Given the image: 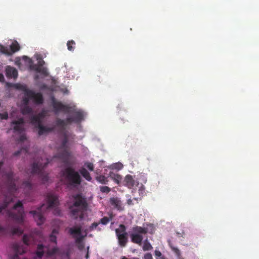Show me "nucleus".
Listing matches in <instances>:
<instances>
[{
	"mask_svg": "<svg viewBox=\"0 0 259 259\" xmlns=\"http://www.w3.org/2000/svg\"><path fill=\"white\" fill-rule=\"evenodd\" d=\"M47 205L45 204H42L37 210H31L29 212L32 214L38 225L42 224L45 220V218L42 213V209L46 208L47 209L54 208L53 213L55 215H60L61 214V210L57 207L59 204L58 197L53 194H49L47 196Z\"/></svg>",
	"mask_w": 259,
	"mask_h": 259,
	"instance_id": "nucleus-1",
	"label": "nucleus"
},
{
	"mask_svg": "<svg viewBox=\"0 0 259 259\" xmlns=\"http://www.w3.org/2000/svg\"><path fill=\"white\" fill-rule=\"evenodd\" d=\"M12 200H8L7 198H5L2 202H0V214L3 211H5L6 216L9 218L15 221L16 222L21 224L24 222V211L23 204L21 201H18L13 207V210H17V213L14 212L12 210L6 209L8 205Z\"/></svg>",
	"mask_w": 259,
	"mask_h": 259,
	"instance_id": "nucleus-2",
	"label": "nucleus"
},
{
	"mask_svg": "<svg viewBox=\"0 0 259 259\" xmlns=\"http://www.w3.org/2000/svg\"><path fill=\"white\" fill-rule=\"evenodd\" d=\"M88 203L85 198L80 194H77L73 196L72 205L70 207L71 214L75 220L78 218L82 219L84 213L88 208Z\"/></svg>",
	"mask_w": 259,
	"mask_h": 259,
	"instance_id": "nucleus-3",
	"label": "nucleus"
},
{
	"mask_svg": "<svg viewBox=\"0 0 259 259\" xmlns=\"http://www.w3.org/2000/svg\"><path fill=\"white\" fill-rule=\"evenodd\" d=\"M61 175L68 186L75 188L81 183V178L79 174L71 167H67L62 170Z\"/></svg>",
	"mask_w": 259,
	"mask_h": 259,
	"instance_id": "nucleus-4",
	"label": "nucleus"
},
{
	"mask_svg": "<svg viewBox=\"0 0 259 259\" xmlns=\"http://www.w3.org/2000/svg\"><path fill=\"white\" fill-rule=\"evenodd\" d=\"M50 162L49 159H45L44 163L40 161V160H35L33 162L31 165V168L28 169L27 171V174L31 175L37 174L41 179L44 183H46L49 180V176L48 174H44L43 169L47 166Z\"/></svg>",
	"mask_w": 259,
	"mask_h": 259,
	"instance_id": "nucleus-5",
	"label": "nucleus"
},
{
	"mask_svg": "<svg viewBox=\"0 0 259 259\" xmlns=\"http://www.w3.org/2000/svg\"><path fill=\"white\" fill-rule=\"evenodd\" d=\"M73 114L72 116L68 117L65 120L58 118L56 120V125L64 128L67 124L71 123L73 122L75 123H79L83 120V113L80 110H72L71 112Z\"/></svg>",
	"mask_w": 259,
	"mask_h": 259,
	"instance_id": "nucleus-6",
	"label": "nucleus"
},
{
	"mask_svg": "<svg viewBox=\"0 0 259 259\" xmlns=\"http://www.w3.org/2000/svg\"><path fill=\"white\" fill-rule=\"evenodd\" d=\"M148 233V229L136 226L132 229V232L130 234L131 241L134 243L141 245L143 239V234H146Z\"/></svg>",
	"mask_w": 259,
	"mask_h": 259,
	"instance_id": "nucleus-7",
	"label": "nucleus"
},
{
	"mask_svg": "<svg viewBox=\"0 0 259 259\" xmlns=\"http://www.w3.org/2000/svg\"><path fill=\"white\" fill-rule=\"evenodd\" d=\"M3 177L6 180L9 189L12 192L16 191L17 187L15 184L14 172L11 170L8 172L3 171Z\"/></svg>",
	"mask_w": 259,
	"mask_h": 259,
	"instance_id": "nucleus-8",
	"label": "nucleus"
},
{
	"mask_svg": "<svg viewBox=\"0 0 259 259\" xmlns=\"http://www.w3.org/2000/svg\"><path fill=\"white\" fill-rule=\"evenodd\" d=\"M25 121L23 118L21 117L18 120H13L11 122V126L13 127L14 133L21 134L24 131Z\"/></svg>",
	"mask_w": 259,
	"mask_h": 259,
	"instance_id": "nucleus-9",
	"label": "nucleus"
},
{
	"mask_svg": "<svg viewBox=\"0 0 259 259\" xmlns=\"http://www.w3.org/2000/svg\"><path fill=\"white\" fill-rule=\"evenodd\" d=\"M52 106L56 113L59 111H62L66 113L71 112L70 107L64 105L60 102L56 101L54 98L52 99Z\"/></svg>",
	"mask_w": 259,
	"mask_h": 259,
	"instance_id": "nucleus-10",
	"label": "nucleus"
},
{
	"mask_svg": "<svg viewBox=\"0 0 259 259\" xmlns=\"http://www.w3.org/2000/svg\"><path fill=\"white\" fill-rule=\"evenodd\" d=\"M26 95L30 98L33 102L37 105H40L43 103L44 98L40 93H36L33 91H27L26 92Z\"/></svg>",
	"mask_w": 259,
	"mask_h": 259,
	"instance_id": "nucleus-11",
	"label": "nucleus"
},
{
	"mask_svg": "<svg viewBox=\"0 0 259 259\" xmlns=\"http://www.w3.org/2000/svg\"><path fill=\"white\" fill-rule=\"evenodd\" d=\"M45 113L44 111L37 115H32L30 117V123L37 128L42 123V119L45 117Z\"/></svg>",
	"mask_w": 259,
	"mask_h": 259,
	"instance_id": "nucleus-12",
	"label": "nucleus"
},
{
	"mask_svg": "<svg viewBox=\"0 0 259 259\" xmlns=\"http://www.w3.org/2000/svg\"><path fill=\"white\" fill-rule=\"evenodd\" d=\"M70 157V153L67 149H62V151L59 152L54 158H58L60 159L62 162L66 164L68 163Z\"/></svg>",
	"mask_w": 259,
	"mask_h": 259,
	"instance_id": "nucleus-13",
	"label": "nucleus"
},
{
	"mask_svg": "<svg viewBox=\"0 0 259 259\" xmlns=\"http://www.w3.org/2000/svg\"><path fill=\"white\" fill-rule=\"evenodd\" d=\"M13 248L15 252L12 259H19V255L24 253L26 251L25 248L18 243H15L13 245Z\"/></svg>",
	"mask_w": 259,
	"mask_h": 259,
	"instance_id": "nucleus-14",
	"label": "nucleus"
},
{
	"mask_svg": "<svg viewBox=\"0 0 259 259\" xmlns=\"http://www.w3.org/2000/svg\"><path fill=\"white\" fill-rule=\"evenodd\" d=\"M30 69L35 71L45 76L49 74L47 68L43 66H37L36 64L30 65L29 66Z\"/></svg>",
	"mask_w": 259,
	"mask_h": 259,
	"instance_id": "nucleus-15",
	"label": "nucleus"
},
{
	"mask_svg": "<svg viewBox=\"0 0 259 259\" xmlns=\"http://www.w3.org/2000/svg\"><path fill=\"white\" fill-rule=\"evenodd\" d=\"M110 202L111 205H112L114 208L116 209L119 211H122L124 208L122 206L121 201L120 199L117 197H112L110 199Z\"/></svg>",
	"mask_w": 259,
	"mask_h": 259,
	"instance_id": "nucleus-16",
	"label": "nucleus"
},
{
	"mask_svg": "<svg viewBox=\"0 0 259 259\" xmlns=\"http://www.w3.org/2000/svg\"><path fill=\"white\" fill-rule=\"evenodd\" d=\"M6 74L9 78H16L18 76V71L15 67L8 66L6 69Z\"/></svg>",
	"mask_w": 259,
	"mask_h": 259,
	"instance_id": "nucleus-17",
	"label": "nucleus"
},
{
	"mask_svg": "<svg viewBox=\"0 0 259 259\" xmlns=\"http://www.w3.org/2000/svg\"><path fill=\"white\" fill-rule=\"evenodd\" d=\"M117 239L119 245L121 247H125L128 242L127 233L117 234Z\"/></svg>",
	"mask_w": 259,
	"mask_h": 259,
	"instance_id": "nucleus-18",
	"label": "nucleus"
},
{
	"mask_svg": "<svg viewBox=\"0 0 259 259\" xmlns=\"http://www.w3.org/2000/svg\"><path fill=\"white\" fill-rule=\"evenodd\" d=\"M68 233L73 237L80 236L81 234V227L79 226L70 228L68 230Z\"/></svg>",
	"mask_w": 259,
	"mask_h": 259,
	"instance_id": "nucleus-19",
	"label": "nucleus"
},
{
	"mask_svg": "<svg viewBox=\"0 0 259 259\" xmlns=\"http://www.w3.org/2000/svg\"><path fill=\"white\" fill-rule=\"evenodd\" d=\"M124 182L125 185L129 188H132L136 184L135 181L133 179V176L130 175H127L125 176Z\"/></svg>",
	"mask_w": 259,
	"mask_h": 259,
	"instance_id": "nucleus-20",
	"label": "nucleus"
},
{
	"mask_svg": "<svg viewBox=\"0 0 259 259\" xmlns=\"http://www.w3.org/2000/svg\"><path fill=\"white\" fill-rule=\"evenodd\" d=\"M37 128L38 129V134L39 136L48 133L53 130V128L45 126L42 124V123L38 126Z\"/></svg>",
	"mask_w": 259,
	"mask_h": 259,
	"instance_id": "nucleus-21",
	"label": "nucleus"
},
{
	"mask_svg": "<svg viewBox=\"0 0 259 259\" xmlns=\"http://www.w3.org/2000/svg\"><path fill=\"white\" fill-rule=\"evenodd\" d=\"M168 245L171 248V250L175 253L178 259H184L181 256L180 250L176 247L174 246L170 240L168 241Z\"/></svg>",
	"mask_w": 259,
	"mask_h": 259,
	"instance_id": "nucleus-22",
	"label": "nucleus"
},
{
	"mask_svg": "<svg viewBox=\"0 0 259 259\" xmlns=\"http://www.w3.org/2000/svg\"><path fill=\"white\" fill-rule=\"evenodd\" d=\"M79 173L88 181L92 180V177L89 171L85 168H81L79 170Z\"/></svg>",
	"mask_w": 259,
	"mask_h": 259,
	"instance_id": "nucleus-23",
	"label": "nucleus"
},
{
	"mask_svg": "<svg viewBox=\"0 0 259 259\" xmlns=\"http://www.w3.org/2000/svg\"><path fill=\"white\" fill-rule=\"evenodd\" d=\"M59 233V229H54L52 230V233L50 235V240L54 243L55 244L57 243V237L56 235Z\"/></svg>",
	"mask_w": 259,
	"mask_h": 259,
	"instance_id": "nucleus-24",
	"label": "nucleus"
},
{
	"mask_svg": "<svg viewBox=\"0 0 259 259\" xmlns=\"http://www.w3.org/2000/svg\"><path fill=\"white\" fill-rule=\"evenodd\" d=\"M44 246L42 244H38L37 245V249L36 251V255L39 258L42 257L44 253Z\"/></svg>",
	"mask_w": 259,
	"mask_h": 259,
	"instance_id": "nucleus-25",
	"label": "nucleus"
},
{
	"mask_svg": "<svg viewBox=\"0 0 259 259\" xmlns=\"http://www.w3.org/2000/svg\"><path fill=\"white\" fill-rule=\"evenodd\" d=\"M21 113L23 115L31 114L32 112V109L28 105H24L21 108Z\"/></svg>",
	"mask_w": 259,
	"mask_h": 259,
	"instance_id": "nucleus-26",
	"label": "nucleus"
},
{
	"mask_svg": "<svg viewBox=\"0 0 259 259\" xmlns=\"http://www.w3.org/2000/svg\"><path fill=\"white\" fill-rule=\"evenodd\" d=\"M96 180L102 184H106L108 182V178L103 175H100L96 177Z\"/></svg>",
	"mask_w": 259,
	"mask_h": 259,
	"instance_id": "nucleus-27",
	"label": "nucleus"
},
{
	"mask_svg": "<svg viewBox=\"0 0 259 259\" xmlns=\"http://www.w3.org/2000/svg\"><path fill=\"white\" fill-rule=\"evenodd\" d=\"M10 49L11 52L14 53L20 50V47L19 44L17 41H15L13 42L10 46Z\"/></svg>",
	"mask_w": 259,
	"mask_h": 259,
	"instance_id": "nucleus-28",
	"label": "nucleus"
},
{
	"mask_svg": "<svg viewBox=\"0 0 259 259\" xmlns=\"http://www.w3.org/2000/svg\"><path fill=\"white\" fill-rule=\"evenodd\" d=\"M116 235L117 236V234H122L126 232V228L124 225L121 224L119 226V229H116L115 230Z\"/></svg>",
	"mask_w": 259,
	"mask_h": 259,
	"instance_id": "nucleus-29",
	"label": "nucleus"
},
{
	"mask_svg": "<svg viewBox=\"0 0 259 259\" xmlns=\"http://www.w3.org/2000/svg\"><path fill=\"white\" fill-rule=\"evenodd\" d=\"M153 248L151 244L148 242L147 239H146L143 243V249L144 251L151 250Z\"/></svg>",
	"mask_w": 259,
	"mask_h": 259,
	"instance_id": "nucleus-30",
	"label": "nucleus"
},
{
	"mask_svg": "<svg viewBox=\"0 0 259 259\" xmlns=\"http://www.w3.org/2000/svg\"><path fill=\"white\" fill-rule=\"evenodd\" d=\"M112 219H113L112 214H110V219L107 217H104L100 220L99 223H101L102 224H103L104 225H106L109 222L110 220H111Z\"/></svg>",
	"mask_w": 259,
	"mask_h": 259,
	"instance_id": "nucleus-31",
	"label": "nucleus"
},
{
	"mask_svg": "<svg viewBox=\"0 0 259 259\" xmlns=\"http://www.w3.org/2000/svg\"><path fill=\"white\" fill-rule=\"evenodd\" d=\"M75 43L73 40H69L67 43V49L70 51H73L75 49Z\"/></svg>",
	"mask_w": 259,
	"mask_h": 259,
	"instance_id": "nucleus-32",
	"label": "nucleus"
},
{
	"mask_svg": "<svg viewBox=\"0 0 259 259\" xmlns=\"http://www.w3.org/2000/svg\"><path fill=\"white\" fill-rule=\"evenodd\" d=\"M68 143V138L67 136L65 135L64 137V139L62 140L60 149H67V144Z\"/></svg>",
	"mask_w": 259,
	"mask_h": 259,
	"instance_id": "nucleus-33",
	"label": "nucleus"
},
{
	"mask_svg": "<svg viewBox=\"0 0 259 259\" xmlns=\"http://www.w3.org/2000/svg\"><path fill=\"white\" fill-rule=\"evenodd\" d=\"M16 88L17 89L20 90L21 91H23L24 92V95H26V92L27 91H30V90H28L27 89V87L25 85L21 84H16Z\"/></svg>",
	"mask_w": 259,
	"mask_h": 259,
	"instance_id": "nucleus-34",
	"label": "nucleus"
},
{
	"mask_svg": "<svg viewBox=\"0 0 259 259\" xmlns=\"http://www.w3.org/2000/svg\"><path fill=\"white\" fill-rule=\"evenodd\" d=\"M59 249L57 247H54L51 250H48L47 251V254L48 256H52L55 254L58 253Z\"/></svg>",
	"mask_w": 259,
	"mask_h": 259,
	"instance_id": "nucleus-35",
	"label": "nucleus"
},
{
	"mask_svg": "<svg viewBox=\"0 0 259 259\" xmlns=\"http://www.w3.org/2000/svg\"><path fill=\"white\" fill-rule=\"evenodd\" d=\"M100 223H97V222H94L93 223L91 226L89 227V230L90 231H93L95 229H97L98 231H101V228H97V227L98 226V225H99Z\"/></svg>",
	"mask_w": 259,
	"mask_h": 259,
	"instance_id": "nucleus-36",
	"label": "nucleus"
},
{
	"mask_svg": "<svg viewBox=\"0 0 259 259\" xmlns=\"http://www.w3.org/2000/svg\"><path fill=\"white\" fill-rule=\"evenodd\" d=\"M12 232L13 234L21 235L23 233V230L20 228H14L12 229Z\"/></svg>",
	"mask_w": 259,
	"mask_h": 259,
	"instance_id": "nucleus-37",
	"label": "nucleus"
},
{
	"mask_svg": "<svg viewBox=\"0 0 259 259\" xmlns=\"http://www.w3.org/2000/svg\"><path fill=\"white\" fill-rule=\"evenodd\" d=\"M30 236L27 235H24L23 237V243L26 245H28L30 243Z\"/></svg>",
	"mask_w": 259,
	"mask_h": 259,
	"instance_id": "nucleus-38",
	"label": "nucleus"
},
{
	"mask_svg": "<svg viewBox=\"0 0 259 259\" xmlns=\"http://www.w3.org/2000/svg\"><path fill=\"white\" fill-rule=\"evenodd\" d=\"M28 150L27 148H22L20 150H18V151L15 152L14 153V156H17L19 155L20 154V153H27L28 152Z\"/></svg>",
	"mask_w": 259,
	"mask_h": 259,
	"instance_id": "nucleus-39",
	"label": "nucleus"
},
{
	"mask_svg": "<svg viewBox=\"0 0 259 259\" xmlns=\"http://www.w3.org/2000/svg\"><path fill=\"white\" fill-rule=\"evenodd\" d=\"M23 186L28 190H30L32 188V185L29 180L25 181L23 183Z\"/></svg>",
	"mask_w": 259,
	"mask_h": 259,
	"instance_id": "nucleus-40",
	"label": "nucleus"
},
{
	"mask_svg": "<svg viewBox=\"0 0 259 259\" xmlns=\"http://www.w3.org/2000/svg\"><path fill=\"white\" fill-rule=\"evenodd\" d=\"M75 238V243L77 244L79 243H81L82 242V240L84 238V236L81 235L76 236V237H74Z\"/></svg>",
	"mask_w": 259,
	"mask_h": 259,
	"instance_id": "nucleus-41",
	"label": "nucleus"
},
{
	"mask_svg": "<svg viewBox=\"0 0 259 259\" xmlns=\"http://www.w3.org/2000/svg\"><path fill=\"white\" fill-rule=\"evenodd\" d=\"M110 188L107 186H102L100 187V191L102 193H108L110 191Z\"/></svg>",
	"mask_w": 259,
	"mask_h": 259,
	"instance_id": "nucleus-42",
	"label": "nucleus"
},
{
	"mask_svg": "<svg viewBox=\"0 0 259 259\" xmlns=\"http://www.w3.org/2000/svg\"><path fill=\"white\" fill-rule=\"evenodd\" d=\"M24 97L23 99V102L24 105H28L30 100H31L30 98L24 95Z\"/></svg>",
	"mask_w": 259,
	"mask_h": 259,
	"instance_id": "nucleus-43",
	"label": "nucleus"
},
{
	"mask_svg": "<svg viewBox=\"0 0 259 259\" xmlns=\"http://www.w3.org/2000/svg\"><path fill=\"white\" fill-rule=\"evenodd\" d=\"M84 165L87 166V167L90 170L93 171L94 169V164L91 162H86Z\"/></svg>",
	"mask_w": 259,
	"mask_h": 259,
	"instance_id": "nucleus-44",
	"label": "nucleus"
},
{
	"mask_svg": "<svg viewBox=\"0 0 259 259\" xmlns=\"http://www.w3.org/2000/svg\"><path fill=\"white\" fill-rule=\"evenodd\" d=\"M154 254L156 259H159V257L163 258L162 257V254L161 252L158 250H155L154 251Z\"/></svg>",
	"mask_w": 259,
	"mask_h": 259,
	"instance_id": "nucleus-45",
	"label": "nucleus"
},
{
	"mask_svg": "<svg viewBox=\"0 0 259 259\" xmlns=\"http://www.w3.org/2000/svg\"><path fill=\"white\" fill-rule=\"evenodd\" d=\"M8 118V114L7 112L0 113L1 119H7Z\"/></svg>",
	"mask_w": 259,
	"mask_h": 259,
	"instance_id": "nucleus-46",
	"label": "nucleus"
},
{
	"mask_svg": "<svg viewBox=\"0 0 259 259\" xmlns=\"http://www.w3.org/2000/svg\"><path fill=\"white\" fill-rule=\"evenodd\" d=\"M45 64V62L42 59H37V64H36L37 66H43Z\"/></svg>",
	"mask_w": 259,
	"mask_h": 259,
	"instance_id": "nucleus-47",
	"label": "nucleus"
},
{
	"mask_svg": "<svg viewBox=\"0 0 259 259\" xmlns=\"http://www.w3.org/2000/svg\"><path fill=\"white\" fill-rule=\"evenodd\" d=\"M26 139V136L24 134H22L18 140L19 142H24Z\"/></svg>",
	"mask_w": 259,
	"mask_h": 259,
	"instance_id": "nucleus-48",
	"label": "nucleus"
},
{
	"mask_svg": "<svg viewBox=\"0 0 259 259\" xmlns=\"http://www.w3.org/2000/svg\"><path fill=\"white\" fill-rule=\"evenodd\" d=\"M144 259H153L152 254L150 253H147L144 255Z\"/></svg>",
	"mask_w": 259,
	"mask_h": 259,
	"instance_id": "nucleus-49",
	"label": "nucleus"
},
{
	"mask_svg": "<svg viewBox=\"0 0 259 259\" xmlns=\"http://www.w3.org/2000/svg\"><path fill=\"white\" fill-rule=\"evenodd\" d=\"M77 247L80 250H81L84 248V244L83 243L77 244Z\"/></svg>",
	"mask_w": 259,
	"mask_h": 259,
	"instance_id": "nucleus-50",
	"label": "nucleus"
},
{
	"mask_svg": "<svg viewBox=\"0 0 259 259\" xmlns=\"http://www.w3.org/2000/svg\"><path fill=\"white\" fill-rule=\"evenodd\" d=\"M0 51L4 54H7V53L6 51L5 48L2 46H0Z\"/></svg>",
	"mask_w": 259,
	"mask_h": 259,
	"instance_id": "nucleus-51",
	"label": "nucleus"
},
{
	"mask_svg": "<svg viewBox=\"0 0 259 259\" xmlns=\"http://www.w3.org/2000/svg\"><path fill=\"white\" fill-rule=\"evenodd\" d=\"M127 203L128 204V205H133L134 203L133 202V200L131 199H128L127 200Z\"/></svg>",
	"mask_w": 259,
	"mask_h": 259,
	"instance_id": "nucleus-52",
	"label": "nucleus"
},
{
	"mask_svg": "<svg viewBox=\"0 0 259 259\" xmlns=\"http://www.w3.org/2000/svg\"><path fill=\"white\" fill-rule=\"evenodd\" d=\"M5 232V228L0 225V233H4Z\"/></svg>",
	"mask_w": 259,
	"mask_h": 259,
	"instance_id": "nucleus-53",
	"label": "nucleus"
},
{
	"mask_svg": "<svg viewBox=\"0 0 259 259\" xmlns=\"http://www.w3.org/2000/svg\"><path fill=\"white\" fill-rule=\"evenodd\" d=\"M89 246H88V247H87V250H88V251H87V254H86V255H85V258H86L87 259H88V258H89Z\"/></svg>",
	"mask_w": 259,
	"mask_h": 259,
	"instance_id": "nucleus-54",
	"label": "nucleus"
},
{
	"mask_svg": "<svg viewBox=\"0 0 259 259\" xmlns=\"http://www.w3.org/2000/svg\"><path fill=\"white\" fill-rule=\"evenodd\" d=\"M142 187L140 189H139V193H140H140H143V189H142Z\"/></svg>",
	"mask_w": 259,
	"mask_h": 259,
	"instance_id": "nucleus-55",
	"label": "nucleus"
},
{
	"mask_svg": "<svg viewBox=\"0 0 259 259\" xmlns=\"http://www.w3.org/2000/svg\"><path fill=\"white\" fill-rule=\"evenodd\" d=\"M23 58H24V59H28V58L27 57H26V56H24V57H23Z\"/></svg>",
	"mask_w": 259,
	"mask_h": 259,
	"instance_id": "nucleus-56",
	"label": "nucleus"
},
{
	"mask_svg": "<svg viewBox=\"0 0 259 259\" xmlns=\"http://www.w3.org/2000/svg\"><path fill=\"white\" fill-rule=\"evenodd\" d=\"M134 199L136 200L137 201L138 200V198H134Z\"/></svg>",
	"mask_w": 259,
	"mask_h": 259,
	"instance_id": "nucleus-57",
	"label": "nucleus"
}]
</instances>
